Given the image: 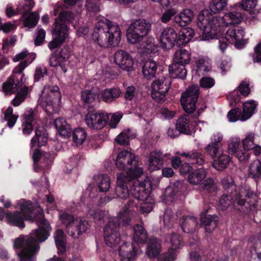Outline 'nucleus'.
Listing matches in <instances>:
<instances>
[{
    "label": "nucleus",
    "mask_w": 261,
    "mask_h": 261,
    "mask_svg": "<svg viewBox=\"0 0 261 261\" xmlns=\"http://www.w3.org/2000/svg\"><path fill=\"white\" fill-rule=\"evenodd\" d=\"M170 87V81L168 77H162L154 81L151 84V97L158 102L164 101L166 94Z\"/></svg>",
    "instance_id": "ddd939ff"
},
{
    "label": "nucleus",
    "mask_w": 261,
    "mask_h": 261,
    "mask_svg": "<svg viewBox=\"0 0 261 261\" xmlns=\"http://www.w3.org/2000/svg\"><path fill=\"white\" fill-rule=\"evenodd\" d=\"M180 224L184 232L193 233L198 227V221L194 216H184L180 220Z\"/></svg>",
    "instance_id": "aec40b11"
},
{
    "label": "nucleus",
    "mask_w": 261,
    "mask_h": 261,
    "mask_svg": "<svg viewBox=\"0 0 261 261\" xmlns=\"http://www.w3.org/2000/svg\"><path fill=\"white\" fill-rule=\"evenodd\" d=\"M227 5V0H213L210 5V10L211 12L217 13L223 10Z\"/></svg>",
    "instance_id": "de8ad7c7"
},
{
    "label": "nucleus",
    "mask_w": 261,
    "mask_h": 261,
    "mask_svg": "<svg viewBox=\"0 0 261 261\" xmlns=\"http://www.w3.org/2000/svg\"><path fill=\"white\" fill-rule=\"evenodd\" d=\"M59 88L57 86H46L42 90L39 101L49 112L55 111L54 105L61 99Z\"/></svg>",
    "instance_id": "9d476101"
},
{
    "label": "nucleus",
    "mask_w": 261,
    "mask_h": 261,
    "mask_svg": "<svg viewBox=\"0 0 261 261\" xmlns=\"http://www.w3.org/2000/svg\"><path fill=\"white\" fill-rule=\"evenodd\" d=\"M199 94V87L195 85L188 87L182 94L180 101L184 111L187 113H192L195 110L196 103Z\"/></svg>",
    "instance_id": "9b49d317"
},
{
    "label": "nucleus",
    "mask_w": 261,
    "mask_h": 261,
    "mask_svg": "<svg viewBox=\"0 0 261 261\" xmlns=\"http://www.w3.org/2000/svg\"><path fill=\"white\" fill-rule=\"evenodd\" d=\"M201 187L209 192L214 191L217 188L214 182V180L212 178H208L204 180V181L201 184Z\"/></svg>",
    "instance_id": "0e129e2a"
},
{
    "label": "nucleus",
    "mask_w": 261,
    "mask_h": 261,
    "mask_svg": "<svg viewBox=\"0 0 261 261\" xmlns=\"http://www.w3.org/2000/svg\"><path fill=\"white\" fill-rule=\"evenodd\" d=\"M50 230L49 223L44 221L39 228L35 230L29 236L15 240L14 248L22 247V250L18 253L20 261H34V256L40 249L38 243L47 239Z\"/></svg>",
    "instance_id": "7ed1b4c3"
},
{
    "label": "nucleus",
    "mask_w": 261,
    "mask_h": 261,
    "mask_svg": "<svg viewBox=\"0 0 261 261\" xmlns=\"http://www.w3.org/2000/svg\"><path fill=\"white\" fill-rule=\"evenodd\" d=\"M248 175L255 179L261 176V161L259 160L253 161L250 164L249 168Z\"/></svg>",
    "instance_id": "c03bdc74"
},
{
    "label": "nucleus",
    "mask_w": 261,
    "mask_h": 261,
    "mask_svg": "<svg viewBox=\"0 0 261 261\" xmlns=\"http://www.w3.org/2000/svg\"><path fill=\"white\" fill-rule=\"evenodd\" d=\"M81 98L84 103H91L98 98V95L93 90H86L82 91Z\"/></svg>",
    "instance_id": "09e8293b"
},
{
    "label": "nucleus",
    "mask_w": 261,
    "mask_h": 261,
    "mask_svg": "<svg viewBox=\"0 0 261 261\" xmlns=\"http://www.w3.org/2000/svg\"><path fill=\"white\" fill-rule=\"evenodd\" d=\"M109 120L107 113L92 111L85 116V121L87 127L93 130H100L106 126Z\"/></svg>",
    "instance_id": "f8f14e48"
},
{
    "label": "nucleus",
    "mask_w": 261,
    "mask_h": 261,
    "mask_svg": "<svg viewBox=\"0 0 261 261\" xmlns=\"http://www.w3.org/2000/svg\"><path fill=\"white\" fill-rule=\"evenodd\" d=\"M176 129L180 133L189 134L190 133L189 128V119L187 115H183L179 118L176 122Z\"/></svg>",
    "instance_id": "37998d69"
},
{
    "label": "nucleus",
    "mask_w": 261,
    "mask_h": 261,
    "mask_svg": "<svg viewBox=\"0 0 261 261\" xmlns=\"http://www.w3.org/2000/svg\"><path fill=\"white\" fill-rule=\"evenodd\" d=\"M230 161L231 158L228 155L222 154L214 161L213 166L217 170L222 171L228 166Z\"/></svg>",
    "instance_id": "c9c22d12"
},
{
    "label": "nucleus",
    "mask_w": 261,
    "mask_h": 261,
    "mask_svg": "<svg viewBox=\"0 0 261 261\" xmlns=\"http://www.w3.org/2000/svg\"><path fill=\"white\" fill-rule=\"evenodd\" d=\"M177 34L171 28H166L162 32L160 36V42L162 46L166 49L172 48L177 41Z\"/></svg>",
    "instance_id": "dca6fc26"
},
{
    "label": "nucleus",
    "mask_w": 261,
    "mask_h": 261,
    "mask_svg": "<svg viewBox=\"0 0 261 261\" xmlns=\"http://www.w3.org/2000/svg\"><path fill=\"white\" fill-rule=\"evenodd\" d=\"M196 73L199 76H203L211 71L212 67L210 63L203 59H199L196 62Z\"/></svg>",
    "instance_id": "4c0bfd02"
},
{
    "label": "nucleus",
    "mask_w": 261,
    "mask_h": 261,
    "mask_svg": "<svg viewBox=\"0 0 261 261\" xmlns=\"http://www.w3.org/2000/svg\"><path fill=\"white\" fill-rule=\"evenodd\" d=\"M194 31L191 28H184L179 33V37L177 43L179 45H185L193 38Z\"/></svg>",
    "instance_id": "2f4dec72"
},
{
    "label": "nucleus",
    "mask_w": 261,
    "mask_h": 261,
    "mask_svg": "<svg viewBox=\"0 0 261 261\" xmlns=\"http://www.w3.org/2000/svg\"><path fill=\"white\" fill-rule=\"evenodd\" d=\"M258 204V197L250 187H242L235 194L234 205L242 207L245 213L254 211Z\"/></svg>",
    "instance_id": "6e6552de"
},
{
    "label": "nucleus",
    "mask_w": 261,
    "mask_h": 261,
    "mask_svg": "<svg viewBox=\"0 0 261 261\" xmlns=\"http://www.w3.org/2000/svg\"><path fill=\"white\" fill-rule=\"evenodd\" d=\"M55 125L59 134L64 137H68L71 135V127L66 120L62 117L56 119L54 121Z\"/></svg>",
    "instance_id": "5701e85b"
},
{
    "label": "nucleus",
    "mask_w": 261,
    "mask_h": 261,
    "mask_svg": "<svg viewBox=\"0 0 261 261\" xmlns=\"http://www.w3.org/2000/svg\"><path fill=\"white\" fill-rule=\"evenodd\" d=\"M231 199V196L223 195L219 200V206L223 210L227 209L232 203Z\"/></svg>",
    "instance_id": "e2e57ef3"
},
{
    "label": "nucleus",
    "mask_w": 261,
    "mask_h": 261,
    "mask_svg": "<svg viewBox=\"0 0 261 261\" xmlns=\"http://www.w3.org/2000/svg\"><path fill=\"white\" fill-rule=\"evenodd\" d=\"M244 34L241 27H232L226 31L224 38L229 43H234L235 46L239 47V43L243 38Z\"/></svg>",
    "instance_id": "6ab92c4d"
},
{
    "label": "nucleus",
    "mask_w": 261,
    "mask_h": 261,
    "mask_svg": "<svg viewBox=\"0 0 261 261\" xmlns=\"http://www.w3.org/2000/svg\"><path fill=\"white\" fill-rule=\"evenodd\" d=\"M96 184L100 192L108 191L111 186L110 177L106 174L99 175L97 178Z\"/></svg>",
    "instance_id": "79ce46f5"
},
{
    "label": "nucleus",
    "mask_w": 261,
    "mask_h": 261,
    "mask_svg": "<svg viewBox=\"0 0 261 261\" xmlns=\"http://www.w3.org/2000/svg\"><path fill=\"white\" fill-rule=\"evenodd\" d=\"M88 214L97 221L105 220L108 217V212L100 209L91 208L88 211Z\"/></svg>",
    "instance_id": "603ef678"
},
{
    "label": "nucleus",
    "mask_w": 261,
    "mask_h": 261,
    "mask_svg": "<svg viewBox=\"0 0 261 261\" xmlns=\"http://www.w3.org/2000/svg\"><path fill=\"white\" fill-rule=\"evenodd\" d=\"M161 249L160 241L155 238H151L147 243L146 254L149 257H154L160 254Z\"/></svg>",
    "instance_id": "b1692460"
},
{
    "label": "nucleus",
    "mask_w": 261,
    "mask_h": 261,
    "mask_svg": "<svg viewBox=\"0 0 261 261\" xmlns=\"http://www.w3.org/2000/svg\"><path fill=\"white\" fill-rule=\"evenodd\" d=\"M98 22L92 34L93 41L101 47L118 45L121 39V31L118 25L106 20Z\"/></svg>",
    "instance_id": "20e7f679"
},
{
    "label": "nucleus",
    "mask_w": 261,
    "mask_h": 261,
    "mask_svg": "<svg viewBox=\"0 0 261 261\" xmlns=\"http://www.w3.org/2000/svg\"><path fill=\"white\" fill-rule=\"evenodd\" d=\"M165 155L160 150L151 152L148 158V169L153 171L160 169L163 165V159Z\"/></svg>",
    "instance_id": "a211bd4d"
},
{
    "label": "nucleus",
    "mask_w": 261,
    "mask_h": 261,
    "mask_svg": "<svg viewBox=\"0 0 261 261\" xmlns=\"http://www.w3.org/2000/svg\"><path fill=\"white\" fill-rule=\"evenodd\" d=\"M104 238L106 243L111 247L116 246L120 240L119 233L104 236Z\"/></svg>",
    "instance_id": "6e6d98bb"
},
{
    "label": "nucleus",
    "mask_w": 261,
    "mask_h": 261,
    "mask_svg": "<svg viewBox=\"0 0 261 261\" xmlns=\"http://www.w3.org/2000/svg\"><path fill=\"white\" fill-rule=\"evenodd\" d=\"M33 159L35 163L39 161H43L49 164L52 162L51 159H50V155L49 153H45L42 154L40 150L38 149H36L33 153Z\"/></svg>",
    "instance_id": "3c124183"
},
{
    "label": "nucleus",
    "mask_w": 261,
    "mask_h": 261,
    "mask_svg": "<svg viewBox=\"0 0 261 261\" xmlns=\"http://www.w3.org/2000/svg\"><path fill=\"white\" fill-rule=\"evenodd\" d=\"M143 224H136L133 227V240L137 243H145L148 238L147 232Z\"/></svg>",
    "instance_id": "393cba45"
},
{
    "label": "nucleus",
    "mask_w": 261,
    "mask_h": 261,
    "mask_svg": "<svg viewBox=\"0 0 261 261\" xmlns=\"http://www.w3.org/2000/svg\"><path fill=\"white\" fill-rule=\"evenodd\" d=\"M23 25L28 28H34L37 24L39 17L36 12L29 13L25 11L22 16Z\"/></svg>",
    "instance_id": "7c9ffc66"
},
{
    "label": "nucleus",
    "mask_w": 261,
    "mask_h": 261,
    "mask_svg": "<svg viewBox=\"0 0 261 261\" xmlns=\"http://www.w3.org/2000/svg\"><path fill=\"white\" fill-rule=\"evenodd\" d=\"M242 19L241 13L237 11L230 12L223 17H218L211 14L208 11H203L198 16L197 25L202 30L203 40H208L217 36L221 25L239 24Z\"/></svg>",
    "instance_id": "f03ea898"
},
{
    "label": "nucleus",
    "mask_w": 261,
    "mask_h": 261,
    "mask_svg": "<svg viewBox=\"0 0 261 261\" xmlns=\"http://www.w3.org/2000/svg\"><path fill=\"white\" fill-rule=\"evenodd\" d=\"M116 165L120 170H126V174L119 173L117 174V184L115 193L117 197L126 199L129 195L128 185L132 184L130 176H141L143 169L138 167V159L130 152L124 150L120 152L116 160Z\"/></svg>",
    "instance_id": "f257e3e1"
},
{
    "label": "nucleus",
    "mask_w": 261,
    "mask_h": 261,
    "mask_svg": "<svg viewBox=\"0 0 261 261\" xmlns=\"http://www.w3.org/2000/svg\"><path fill=\"white\" fill-rule=\"evenodd\" d=\"M193 17V11L190 9H186L174 17V21L178 25L184 27L190 23Z\"/></svg>",
    "instance_id": "412c9836"
},
{
    "label": "nucleus",
    "mask_w": 261,
    "mask_h": 261,
    "mask_svg": "<svg viewBox=\"0 0 261 261\" xmlns=\"http://www.w3.org/2000/svg\"><path fill=\"white\" fill-rule=\"evenodd\" d=\"M218 217L216 215H207L201 218V222L208 232H211L217 226Z\"/></svg>",
    "instance_id": "f704fd0d"
},
{
    "label": "nucleus",
    "mask_w": 261,
    "mask_h": 261,
    "mask_svg": "<svg viewBox=\"0 0 261 261\" xmlns=\"http://www.w3.org/2000/svg\"><path fill=\"white\" fill-rule=\"evenodd\" d=\"M256 108V104L254 101L245 102L243 105V111L240 112V120L242 121L249 119L254 114Z\"/></svg>",
    "instance_id": "cd10ccee"
},
{
    "label": "nucleus",
    "mask_w": 261,
    "mask_h": 261,
    "mask_svg": "<svg viewBox=\"0 0 261 261\" xmlns=\"http://www.w3.org/2000/svg\"><path fill=\"white\" fill-rule=\"evenodd\" d=\"M166 241L171 244L172 249L175 250L178 248L181 245L182 238L179 234L173 233L167 236Z\"/></svg>",
    "instance_id": "8fccbe9b"
},
{
    "label": "nucleus",
    "mask_w": 261,
    "mask_h": 261,
    "mask_svg": "<svg viewBox=\"0 0 261 261\" xmlns=\"http://www.w3.org/2000/svg\"><path fill=\"white\" fill-rule=\"evenodd\" d=\"M127 209L125 208L122 211L119 212L117 217H116L119 219L121 220L122 223V224L124 226H127L130 224V222L132 221V213L128 212Z\"/></svg>",
    "instance_id": "5fc2aeb1"
},
{
    "label": "nucleus",
    "mask_w": 261,
    "mask_h": 261,
    "mask_svg": "<svg viewBox=\"0 0 261 261\" xmlns=\"http://www.w3.org/2000/svg\"><path fill=\"white\" fill-rule=\"evenodd\" d=\"M132 178V184H133L130 190L131 194L136 199L140 200H145L147 199L149 194V190L146 189V185L148 182L144 180V181H140L138 178L140 176H135L132 175L130 176Z\"/></svg>",
    "instance_id": "4468645a"
},
{
    "label": "nucleus",
    "mask_w": 261,
    "mask_h": 261,
    "mask_svg": "<svg viewBox=\"0 0 261 261\" xmlns=\"http://www.w3.org/2000/svg\"><path fill=\"white\" fill-rule=\"evenodd\" d=\"M87 137V133L82 128H76L72 133L73 142L76 145H82Z\"/></svg>",
    "instance_id": "a18cd8bd"
},
{
    "label": "nucleus",
    "mask_w": 261,
    "mask_h": 261,
    "mask_svg": "<svg viewBox=\"0 0 261 261\" xmlns=\"http://www.w3.org/2000/svg\"><path fill=\"white\" fill-rule=\"evenodd\" d=\"M257 0H243L242 6L246 11H251L256 6Z\"/></svg>",
    "instance_id": "774afa93"
},
{
    "label": "nucleus",
    "mask_w": 261,
    "mask_h": 261,
    "mask_svg": "<svg viewBox=\"0 0 261 261\" xmlns=\"http://www.w3.org/2000/svg\"><path fill=\"white\" fill-rule=\"evenodd\" d=\"M5 119L7 121V125L9 127H12L16 123L18 118V115L13 114V109L11 107H9L4 113Z\"/></svg>",
    "instance_id": "49530a36"
},
{
    "label": "nucleus",
    "mask_w": 261,
    "mask_h": 261,
    "mask_svg": "<svg viewBox=\"0 0 261 261\" xmlns=\"http://www.w3.org/2000/svg\"><path fill=\"white\" fill-rule=\"evenodd\" d=\"M54 237L59 253L63 254L66 251L65 239L64 232L61 229L57 230Z\"/></svg>",
    "instance_id": "a19ab883"
},
{
    "label": "nucleus",
    "mask_w": 261,
    "mask_h": 261,
    "mask_svg": "<svg viewBox=\"0 0 261 261\" xmlns=\"http://www.w3.org/2000/svg\"><path fill=\"white\" fill-rule=\"evenodd\" d=\"M178 218V213L175 216L171 210H167L165 213L163 220L165 225L170 226Z\"/></svg>",
    "instance_id": "13d9d810"
},
{
    "label": "nucleus",
    "mask_w": 261,
    "mask_h": 261,
    "mask_svg": "<svg viewBox=\"0 0 261 261\" xmlns=\"http://www.w3.org/2000/svg\"><path fill=\"white\" fill-rule=\"evenodd\" d=\"M121 94V91L118 88L106 89L102 93V98L104 101L110 102L120 97Z\"/></svg>",
    "instance_id": "e433bc0d"
},
{
    "label": "nucleus",
    "mask_w": 261,
    "mask_h": 261,
    "mask_svg": "<svg viewBox=\"0 0 261 261\" xmlns=\"http://www.w3.org/2000/svg\"><path fill=\"white\" fill-rule=\"evenodd\" d=\"M74 17V14L69 11H63L60 13L59 16L55 20H58L61 23L71 21Z\"/></svg>",
    "instance_id": "4d7b16f0"
},
{
    "label": "nucleus",
    "mask_w": 261,
    "mask_h": 261,
    "mask_svg": "<svg viewBox=\"0 0 261 261\" xmlns=\"http://www.w3.org/2000/svg\"><path fill=\"white\" fill-rule=\"evenodd\" d=\"M169 71L170 75L174 78L185 79L187 74L185 65L172 64L169 67Z\"/></svg>",
    "instance_id": "473e14b6"
},
{
    "label": "nucleus",
    "mask_w": 261,
    "mask_h": 261,
    "mask_svg": "<svg viewBox=\"0 0 261 261\" xmlns=\"http://www.w3.org/2000/svg\"><path fill=\"white\" fill-rule=\"evenodd\" d=\"M69 57V53L66 47H64L61 49L59 55L55 54L51 55L49 59V65L51 67H57L62 62H66Z\"/></svg>",
    "instance_id": "a878e982"
},
{
    "label": "nucleus",
    "mask_w": 261,
    "mask_h": 261,
    "mask_svg": "<svg viewBox=\"0 0 261 261\" xmlns=\"http://www.w3.org/2000/svg\"><path fill=\"white\" fill-rule=\"evenodd\" d=\"M180 155L185 157L192 164L202 165L205 162L203 154L196 150H193L188 152H182L180 154Z\"/></svg>",
    "instance_id": "4be33fe9"
},
{
    "label": "nucleus",
    "mask_w": 261,
    "mask_h": 261,
    "mask_svg": "<svg viewBox=\"0 0 261 261\" xmlns=\"http://www.w3.org/2000/svg\"><path fill=\"white\" fill-rule=\"evenodd\" d=\"M157 70L156 63L151 59L147 60L143 65L142 72L144 76L150 79L154 77Z\"/></svg>",
    "instance_id": "c756f323"
},
{
    "label": "nucleus",
    "mask_w": 261,
    "mask_h": 261,
    "mask_svg": "<svg viewBox=\"0 0 261 261\" xmlns=\"http://www.w3.org/2000/svg\"><path fill=\"white\" fill-rule=\"evenodd\" d=\"M114 61L121 68L127 71L134 70V61L130 56L123 50H118L115 54Z\"/></svg>",
    "instance_id": "2eb2a0df"
},
{
    "label": "nucleus",
    "mask_w": 261,
    "mask_h": 261,
    "mask_svg": "<svg viewBox=\"0 0 261 261\" xmlns=\"http://www.w3.org/2000/svg\"><path fill=\"white\" fill-rule=\"evenodd\" d=\"M222 186L224 190L229 193H232L236 191V186L233 179L231 177H226L222 181Z\"/></svg>",
    "instance_id": "864d4df0"
},
{
    "label": "nucleus",
    "mask_w": 261,
    "mask_h": 261,
    "mask_svg": "<svg viewBox=\"0 0 261 261\" xmlns=\"http://www.w3.org/2000/svg\"><path fill=\"white\" fill-rule=\"evenodd\" d=\"M151 23L146 19H137L131 23L127 30L128 42L136 44L141 42L150 32Z\"/></svg>",
    "instance_id": "1a4fd4ad"
},
{
    "label": "nucleus",
    "mask_w": 261,
    "mask_h": 261,
    "mask_svg": "<svg viewBox=\"0 0 261 261\" xmlns=\"http://www.w3.org/2000/svg\"><path fill=\"white\" fill-rule=\"evenodd\" d=\"M119 229V222L118 218H110L103 228V236L109 235L110 234L118 233Z\"/></svg>",
    "instance_id": "58836bf2"
},
{
    "label": "nucleus",
    "mask_w": 261,
    "mask_h": 261,
    "mask_svg": "<svg viewBox=\"0 0 261 261\" xmlns=\"http://www.w3.org/2000/svg\"><path fill=\"white\" fill-rule=\"evenodd\" d=\"M240 112H241V111L239 108H236L229 111L227 114L229 121L234 122L240 119Z\"/></svg>",
    "instance_id": "338daca9"
},
{
    "label": "nucleus",
    "mask_w": 261,
    "mask_h": 261,
    "mask_svg": "<svg viewBox=\"0 0 261 261\" xmlns=\"http://www.w3.org/2000/svg\"><path fill=\"white\" fill-rule=\"evenodd\" d=\"M206 172L203 169L196 170L188 176L189 182L193 185H198L206 178Z\"/></svg>",
    "instance_id": "ea45409f"
},
{
    "label": "nucleus",
    "mask_w": 261,
    "mask_h": 261,
    "mask_svg": "<svg viewBox=\"0 0 261 261\" xmlns=\"http://www.w3.org/2000/svg\"><path fill=\"white\" fill-rule=\"evenodd\" d=\"M190 60L189 52L185 49H180L174 53L172 64L186 65L189 63Z\"/></svg>",
    "instance_id": "bb28decb"
},
{
    "label": "nucleus",
    "mask_w": 261,
    "mask_h": 261,
    "mask_svg": "<svg viewBox=\"0 0 261 261\" xmlns=\"http://www.w3.org/2000/svg\"><path fill=\"white\" fill-rule=\"evenodd\" d=\"M2 89L7 95L15 94L11 101V104L14 107L19 106L24 101L28 93V87L16 80L14 75L3 84Z\"/></svg>",
    "instance_id": "423d86ee"
},
{
    "label": "nucleus",
    "mask_w": 261,
    "mask_h": 261,
    "mask_svg": "<svg viewBox=\"0 0 261 261\" xmlns=\"http://www.w3.org/2000/svg\"><path fill=\"white\" fill-rule=\"evenodd\" d=\"M48 140L47 135L41 130L37 129L34 136L31 140L30 146L34 148L36 146L40 147L46 144Z\"/></svg>",
    "instance_id": "72a5a7b5"
},
{
    "label": "nucleus",
    "mask_w": 261,
    "mask_h": 261,
    "mask_svg": "<svg viewBox=\"0 0 261 261\" xmlns=\"http://www.w3.org/2000/svg\"><path fill=\"white\" fill-rule=\"evenodd\" d=\"M20 210L21 212L15 211L13 213H6V219L9 224L20 228H23L25 226L24 219L34 221L36 217V211L41 217L43 214V210L40 206L34 208L30 201H26L22 203Z\"/></svg>",
    "instance_id": "39448f33"
},
{
    "label": "nucleus",
    "mask_w": 261,
    "mask_h": 261,
    "mask_svg": "<svg viewBox=\"0 0 261 261\" xmlns=\"http://www.w3.org/2000/svg\"><path fill=\"white\" fill-rule=\"evenodd\" d=\"M53 34L56 37L65 41L68 36V28L66 24L61 23L58 20H55Z\"/></svg>",
    "instance_id": "c85d7f7f"
},
{
    "label": "nucleus",
    "mask_w": 261,
    "mask_h": 261,
    "mask_svg": "<svg viewBox=\"0 0 261 261\" xmlns=\"http://www.w3.org/2000/svg\"><path fill=\"white\" fill-rule=\"evenodd\" d=\"M59 218L67 232L73 238H78L89 227V224L85 219L66 213L60 215Z\"/></svg>",
    "instance_id": "0eeeda50"
},
{
    "label": "nucleus",
    "mask_w": 261,
    "mask_h": 261,
    "mask_svg": "<svg viewBox=\"0 0 261 261\" xmlns=\"http://www.w3.org/2000/svg\"><path fill=\"white\" fill-rule=\"evenodd\" d=\"M36 117L37 116L36 112L32 109H30L27 110L23 114L22 116V122H30V123L33 124V121L35 120Z\"/></svg>",
    "instance_id": "680f3d73"
},
{
    "label": "nucleus",
    "mask_w": 261,
    "mask_h": 261,
    "mask_svg": "<svg viewBox=\"0 0 261 261\" xmlns=\"http://www.w3.org/2000/svg\"><path fill=\"white\" fill-rule=\"evenodd\" d=\"M254 134L251 133L248 134L243 140V145L244 148L248 151L251 150L255 144L254 143Z\"/></svg>",
    "instance_id": "052dcab7"
},
{
    "label": "nucleus",
    "mask_w": 261,
    "mask_h": 261,
    "mask_svg": "<svg viewBox=\"0 0 261 261\" xmlns=\"http://www.w3.org/2000/svg\"><path fill=\"white\" fill-rule=\"evenodd\" d=\"M221 147V144L211 143L206 147L207 153L212 157H215L218 153Z\"/></svg>",
    "instance_id": "bf43d9fd"
},
{
    "label": "nucleus",
    "mask_w": 261,
    "mask_h": 261,
    "mask_svg": "<svg viewBox=\"0 0 261 261\" xmlns=\"http://www.w3.org/2000/svg\"><path fill=\"white\" fill-rule=\"evenodd\" d=\"M139 247L134 244L124 243L119 249L121 261H133L136 254L139 252Z\"/></svg>",
    "instance_id": "f3484780"
},
{
    "label": "nucleus",
    "mask_w": 261,
    "mask_h": 261,
    "mask_svg": "<svg viewBox=\"0 0 261 261\" xmlns=\"http://www.w3.org/2000/svg\"><path fill=\"white\" fill-rule=\"evenodd\" d=\"M199 82L200 86L205 89L212 88L215 83L214 79L211 77H203L201 79Z\"/></svg>",
    "instance_id": "69168bd1"
}]
</instances>
